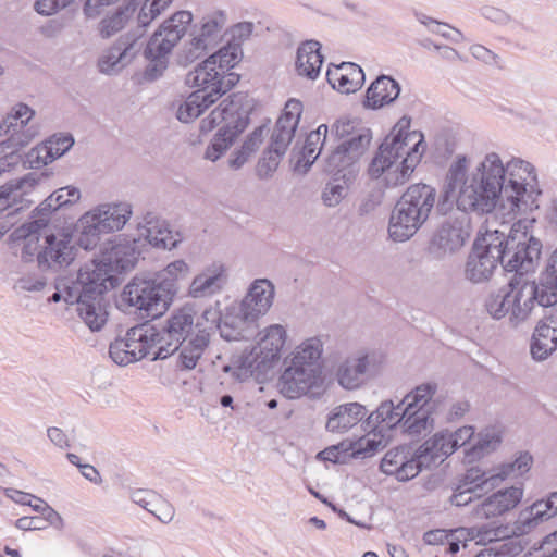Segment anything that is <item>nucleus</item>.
Returning a JSON list of instances; mask_svg holds the SVG:
<instances>
[{"label": "nucleus", "instance_id": "c03bdc74", "mask_svg": "<svg viewBox=\"0 0 557 557\" xmlns=\"http://www.w3.org/2000/svg\"><path fill=\"white\" fill-rule=\"evenodd\" d=\"M226 23V15L222 11L212 12L202 17L199 28L194 35L197 44L201 42L209 50L222 38L223 29Z\"/></svg>", "mask_w": 557, "mask_h": 557}, {"label": "nucleus", "instance_id": "f03ea898", "mask_svg": "<svg viewBox=\"0 0 557 557\" xmlns=\"http://www.w3.org/2000/svg\"><path fill=\"white\" fill-rule=\"evenodd\" d=\"M196 329L195 310L184 306L174 310L162 329L144 323L127 330L124 337H117L109 346L110 358L119 366L149 358L163 360L180 349L193 337Z\"/></svg>", "mask_w": 557, "mask_h": 557}, {"label": "nucleus", "instance_id": "ea45409f", "mask_svg": "<svg viewBox=\"0 0 557 557\" xmlns=\"http://www.w3.org/2000/svg\"><path fill=\"white\" fill-rule=\"evenodd\" d=\"M467 169L468 158L463 154L457 156L447 171L443 187L442 203H440V206L444 207L446 202H451L453 200L457 202V196L461 186L468 184L469 176H467Z\"/></svg>", "mask_w": 557, "mask_h": 557}, {"label": "nucleus", "instance_id": "a878e982", "mask_svg": "<svg viewBox=\"0 0 557 557\" xmlns=\"http://www.w3.org/2000/svg\"><path fill=\"white\" fill-rule=\"evenodd\" d=\"M47 227L46 219H34L15 228L10 238L13 242H21V259L24 262H32L41 250L40 231Z\"/></svg>", "mask_w": 557, "mask_h": 557}, {"label": "nucleus", "instance_id": "473e14b6", "mask_svg": "<svg viewBox=\"0 0 557 557\" xmlns=\"http://www.w3.org/2000/svg\"><path fill=\"white\" fill-rule=\"evenodd\" d=\"M367 413V408L359 403L339 405L330 412L326 430L332 433L347 432L361 422Z\"/></svg>", "mask_w": 557, "mask_h": 557}, {"label": "nucleus", "instance_id": "9d476101", "mask_svg": "<svg viewBox=\"0 0 557 557\" xmlns=\"http://www.w3.org/2000/svg\"><path fill=\"white\" fill-rule=\"evenodd\" d=\"M243 57L238 44H225L216 52L199 63L194 71L188 72L186 84H216L221 85L223 95L231 90L238 82L239 75L231 72Z\"/></svg>", "mask_w": 557, "mask_h": 557}, {"label": "nucleus", "instance_id": "5701e85b", "mask_svg": "<svg viewBox=\"0 0 557 557\" xmlns=\"http://www.w3.org/2000/svg\"><path fill=\"white\" fill-rule=\"evenodd\" d=\"M326 79L333 89L348 95L358 91L363 86L366 75L358 64L342 62L334 69H327Z\"/></svg>", "mask_w": 557, "mask_h": 557}, {"label": "nucleus", "instance_id": "13d9d810", "mask_svg": "<svg viewBox=\"0 0 557 557\" xmlns=\"http://www.w3.org/2000/svg\"><path fill=\"white\" fill-rule=\"evenodd\" d=\"M239 361V364L236 367H223V371L226 373L230 372L237 382L246 381L253 374L255 370L265 367V363L261 362V359L257 357L253 351L248 356H243Z\"/></svg>", "mask_w": 557, "mask_h": 557}, {"label": "nucleus", "instance_id": "f3484780", "mask_svg": "<svg viewBox=\"0 0 557 557\" xmlns=\"http://www.w3.org/2000/svg\"><path fill=\"white\" fill-rule=\"evenodd\" d=\"M468 236L469 233L465 230L462 222L446 221L433 234L428 252L434 259H443L459 250Z\"/></svg>", "mask_w": 557, "mask_h": 557}, {"label": "nucleus", "instance_id": "37998d69", "mask_svg": "<svg viewBox=\"0 0 557 557\" xmlns=\"http://www.w3.org/2000/svg\"><path fill=\"white\" fill-rule=\"evenodd\" d=\"M242 96L232 94L225 98L218 108L211 111V113L203 120L199 125L200 134L205 135L211 132L221 122L232 119V121L239 120L238 111L242 107Z\"/></svg>", "mask_w": 557, "mask_h": 557}, {"label": "nucleus", "instance_id": "603ef678", "mask_svg": "<svg viewBox=\"0 0 557 557\" xmlns=\"http://www.w3.org/2000/svg\"><path fill=\"white\" fill-rule=\"evenodd\" d=\"M533 463V457L528 451H521L516 459L510 462L502 463L495 474L497 484L508 478H517L527 473Z\"/></svg>", "mask_w": 557, "mask_h": 557}, {"label": "nucleus", "instance_id": "f8f14e48", "mask_svg": "<svg viewBox=\"0 0 557 557\" xmlns=\"http://www.w3.org/2000/svg\"><path fill=\"white\" fill-rule=\"evenodd\" d=\"M371 141L370 129H362L351 138L342 141L326 158L325 171L335 181L349 184L359 172L358 161L367 151Z\"/></svg>", "mask_w": 557, "mask_h": 557}, {"label": "nucleus", "instance_id": "4d7b16f0", "mask_svg": "<svg viewBox=\"0 0 557 557\" xmlns=\"http://www.w3.org/2000/svg\"><path fill=\"white\" fill-rule=\"evenodd\" d=\"M188 273V264L184 260H175L159 272L154 278L158 280L162 286H164L165 283L172 284L174 297L178 292V282L186 278Z\"/></svg>", "mask_w": 557, "mask_h": 557}, {"label": "nucleus", "instance_id": "4c0bfd02", "mask_svg": "<svg viewBox=\"0 0 557 557\" xmlns=\"http://www.w3.org/2000/svg\"><path fill=\"white\" fill-rule=\"evenodd\" d=\"M141 52L148 61L143 72V81L152 83L162 77L169 66V55L172 51L158 45L156 39H149L145 40Z\"/></svg>", "mask_w": 557, "mask_h": 557}, {"label": "nucleus", "instance_id": "a19ab883", "mask_svg": "<svg viewBox=\"0 0 557 557\" xmlns=\"http://www.w3.org/2000/svg\"><path fill=\"white\" fill-rule=\"evenodd\" d=\"M201 327V324L198 325ZM210 334L205 329H199L193 337L180 346L181 351L177 359V367L181 370H193L209 345Z\"/></svg>", "mask_w": 557, "mask_h": 557}, {"label": "nucleus", "instance_id": "b1692460", "mask_svg": "<svg viewBox=\"0 0 557 557\" xmlns=\"http://www.w3.org/2000/svg\"><path fill=\"white\" fill-rule=\"evenodd\" d=\"M424 223L406 205L396 202L389 216L388 235L393 242L403 243L410 239Z\"/></svg>", "mask_w": 557, "mask_h": 557}, {"label": "nucleus", "instance_id": "2eb2a0df", "mask_svg": "<svg viewBox=\"0 0 557 557\" xmlns=\"http://www.w3.org/2000/svg\"><path fill=\"white\" fill-rule=\"evenodd\" d=\"M493 243L492 233L487 234L481 240H475L465 270L466 277L469 281L481 283L487 281L493 274L494 269L499 263L496 253H492Z\"/></svg>", "mask_w": 557, "mask_h": 557}, {"label": "nucleus", "instance_id": "a211bd4d", "mask_svg": "<svg viewBox=\"0 0 557 557\" xmlns=\"http://www.w3.org/2000/svg\"><path fill=\"white\" fill-rule=\"evenodd\" d=\"M187 85L197 89L177 109L176 116L183 123H189L197 119L206 109L223 96L221 85L212 83L202 84L200 82Z\"/></svg>", "mask_w": 557, "mask_h": 557}, {"label": "nucleus", "instance_id": "79ce46f5", "mask_svg": "<svg viewBox=\"0 0 557 557\" xmlns=\"http://www.w3.org/2000/svg\"><path fill=\"white\" fill-rule=\"evenodd\" d=\"M244 128L245 123L238 119L222 126L208 145L205 158L213 162L216 161L233 145Z\"/></svg>", "mask_w": 557, "mask_h": 557}, {"label": "nucleus", "instance_id": "20e7f679", "mask_svg": "<svg viewBox=\"0 0 557 557\" xmlns=\"http://www.w3.org/2000/svg\"><path fill=\"white\" fill-rule=\"evenodd\" d=\"M409 116L398 120L392 132L385 137L373 158L369 172L379 177L401 159L394 172H388L386 181L391 185L404 184L413 172L424 151V137L421 132H410Z\"/></svg>", "mask_w": 557, "mask_h": 557}, {"label": "nucleus", "instance_id": "338daca9", "mask_svg": "<svg viewBox=\"0 0 557 557\" xmlns=\"http://www.w3.org/2000/svg\"><path fill=\"white\" fill-rule=\"evenodd\" d=\"M295 129H289L286 126L283 128L275 124L269 148L273 149L275 153H281L284 156L295 135Z\"/></svg>", "mask_w": 557, "mask_h": 557}, {"label": "nucleus", "instance_id": "de8ad7c7", "mask_svg": "<svg viewBox=\"0 0 557 557\" xmlns=\"http://www.w3.org/2000/svg\"><path fill=\"white\" fill-rule=\"evenodd\" d=\"M322 355V343L319 338L312 337L305 341L296 350L292 362L304 368H312L314 372L321 374L319 360Z\"/></svg>", "mask_w": 557, "mask_h": 557}, {"label": "nucleus", "instance_id": "5fc2aeb1", "mask_svg": "<svg viewBox=\"0 0 557 557\" xmlns=\"http://www.w3.org/2000/svg\"><path fill=\"white\" fill-rule=\"evenodd\" d=\"M535 281L544 289L545 295L548 294L557 302V248L550 253Z\"/></svg>", "mask_w": 557, "mask_h": 557}, {"label": "nucleus", "instance_id": "412c9836", "mask_svg": "<svg viewBox=\"0 0 557 557\" xmlns=\"http://www.w3.org/2000/svg\"><path fill=\"white\" fill-rule=\"evenodd\" d=\"M523 490L511 486L499 490L473 506L471 517L474 519H490L502 516L513 509L522 499Z\"/></svg>", "mask_w": 557, "mask_h": 557}, {"label": "nucleus", "instance_id": "393cba45", "mask_svg": "<svg viewBox=\"0 0 557 557\" xmlns=\"http://www.w3.org/2000/svg\"><path fill=\"white\" fill-rule=\"evenodd\" d=\"M400 94V85L389 75L377 76L367 88L363 107L379 110L392 104Z\"/></svg>", "mask_w": 557, "mask_h": 557}, {"label": "nucleus", "instance_id": "ddd939ff", "mask_svg": "<svg viewBox=\"0 0 557 557\" xmlns=\"http://www.w3.org/2000/svg\"><path fill=\"white\" fill-rule=\"evenodd\" d=\"M34 110L25 103H18L0 124V131L10 134L7 140L0 143V154H14L20 148L28 145L35 132L26 128L34 115Z\"/></svg>", "mask_w": 557, "mask_h": 557}, {"label": "nucleus", "instance_id": "6ab92c4d", "mask_svg": "<svg viewBox=\"0 0 557 557\" xmlns=\"http://www.w3.org/2000/svg\"><path fill=\"white\" fill-rule=\"evenodd\" d=\"M274 294L275 288L270 280L257 278L250 284L238 309L246 319L258 323V320L272 307Z\"/></svg>", "mask_w": 557, "mask_h": 557}, {"label": "nucleus", "instance_id": "9b49d317", "mask_svg": "<svg viewBox=\"0 0 557 557\" xmlns=\"http://www.w3.org/2000/svg\"><path fill=\"white\" fill-rule=\"evenodd\" d=\"M508 287H511L510 326L512 327L525 323L537 307L542 308L544 312L557 305L548 294L545 295L544 289L535 280L529 281L520 275L512 276L508 282Z\"/></svg>", "mask_w": 557, "mask_h": 557}, {"label": "nucleus", "instance_id": "7c9ffc66", "mask_svg": "<svg viewBox=\"0 0 557 557\" xmlns=\"http://www.w3.org/2000/svg\"><path fill=\"white\" fill-rule=\"evenodd\" d=\"M218 330L222 338L231 341H250L257 335L259 324L246 319L245 314L238 309L237 312L227 311L221 324H218Z\"/></svg>", "mask_w": 557, "mask_h": 557}, {"label": "nucleus", "instance_id": "09e8293b", "mask_svg": "<svg viewBox=\"0 0 557 557\" xmlns=\"http://www.w3.org/2000/svg\"><path fill=\"white\" fill-rule=\"evenodd\" d=\"M458 484L462 487H470L482 495L498 485L494 473L483 471L478 467L469 468Z\"/></svg>", "mask_w": 557, "mask_h": 557}, {"label": "nucleus", "instance_id": "c756f323", "mask_svg": "<svg viewBox=\"0 0 557 557\" xmlns=\"http://www.w3.org/2000/svg\"><path fill=\"white\" fill-rule=\"evenodd\" d=\"M403 399L397 404L393 400H385L380 404L375 411L371 412L364 420L368 428L383 431L391 434L393 430L403 429L404 419Z\"/></svg>", "mask_w": 557, "mask_h": 557}, {"label": "nucleus", "instance_id": "864d4df0", "mask_svg": "<svg viewBox=\"0 0 557 557\" xmlns=\"http://www.w3.org/2000/svg\"><path fill=\"white\" fill-rule=\"evenodd\" d=\"M82 232L79 233L77 245L84 250H92L101 240V235L106 234L103 230L95 222L91 214L85 213L81 219Z\"/></svg>", "mask_w": 557, "mask_h": 557}, {"label": "nucleus", "instance_id": "2f4dec72", "mask_svg": "<svg viewBox=\"0 0 557 557\" xmlns=\"http://www.w3.org/2000/svg\"><path fill=\"white\" fill-rule=\"evenodd\" d=\"M87 214H91L100 228L109 234L121 230L126 224L132 215V208L127 202L103 203Z\"/></svg>", "mask_w": 557, "mask_h": 557}, {"label": "nucleus", "instance_id": "423d86ee", "mask_svg": "<svg viewBox=\"0 0 557 557\" xmlns=\"http://www.w3.org/2000/svg\"><path fill=\"white\" fill-rule=\"evenodd\" d=\"M503 211L515 219L539 209L542 189L539 185L535 168L528 161L512 158L504 165L502 183Z\"/></svg>", "mask_w": 557, "mask_h": 557}, {"label": "nucleus", "instance_id": "a18cd8bd", "mask_svg": "<svg viewBox=\"0 0 557 557\" xmlns=\"http://www.w3.org/2000/svg\"><path fill=\"white\" fill-rule=\"evenodd\" d=\"M362 428L367 434L356 442L350 443L351 456L355 458H367L373 456L381 447H385L392 434H386L383 431L368 428L362 422Z\"/></svg>", "mask_w": 557, "mask_h": 557}, {"label": "nucleus", "instance_id": "bf43d9fd", "mask_svg": "<svg viewBox=\"0 0 557 557\" xmlns=\"http://www.w3.org/2000/svg\"><path fill=\"white\" fill-rule=\"evenodd\" d=\"M502 442L500 433L496 428H485L482 430L478 440L472 446V450L478 456H483L490 451L495 450Z\"/></svg>", "mask_w": 557, "mask_h": 557}, {"label": "nucleus", "instance_id": "052dcab7", "mask_svg": "<svg viewBox=\"0 0 557 557\" xmlns=\"http://www.w3.org/2000/svg\"><path fill=\"white\" fill-rule=\"evenodd\" d=\"M541 512L542 511L533 510L532 505L522 510L515 522L513 534L524 535L532 532L541 522L544 521L541 517Z\"/></svg>", "mask_w": 557, "mask_h": 557}, {"label": "nucleus", "instance_id": "f257e3e1", "mask_svg": "<svg viewBox=\"0 0 557 557\" xmlns=\"http://www.w3.org/2000/svg\"><path fill=\"white\" fill-rule=\"evenodd\" d=\"M139 251L136 243L115 237L106 243L100 256L84 264L77 278L67 289V304H76V311L91 332L100 331L108 321L109 302L104 294L119 285V274L132 270Z\"/></svg>", "mask_w": 557, "mask_h": 557}, {"label": "nucleus", "instance_id": "58836bf2", "mask_svg": "<svg viewBox=\"0 0 557 557\" xmlns=\"http://www.w3.org/2000/svg\"><path fill=\"white\" fill-rule=\"evenodd\" d=\"M286 331L280 324H273L264 330V334L258 342V347L252 351L261 359V362L272 363L280 358V352L285 344Z\"/></svg>", "mask_w": 557, "mask_h": 557}, {"label": "nucleus", "instance_id": "4be33fe9", "mask_svg": "<svg viewBox=\"0 0 557 557\" xmlns=\"http://www.w3.org/2000/svg\"><path fill=\"white\" fill-rule=\"evenodd\" d=\"M140 236L156 248L172 249L181 242L178 234H174L166 221L162 220L156 212L147 211L141 222L138 223Z\"/></svg>", "mask_w": 557, "mask_h": 557}, {"label": "nucleus", "instance_id": "1a4fd4ad", "mask_svg": "<svg viewBox=\"0 0 557 557\" xmlns=\"http://www.w3.org/2000/svg\"><path fill=\"white\" fill-rule=\"evenodd\" d=\"M437 384L428 382L416 386L404 396L401 433L419 436L433 430L434 414L443 405L438 398H435Z\"/></svg>", "mask_w": 557, "mask_h": 557}, {"label": "nucleus", "instance_id": "f704fd0d", "mask_svg": "<svg viewBox=\"0 0 557 557\" xmlns=\"http://www.w3.org/2000/svg\"><path fill=\"white\" fill-rule=\"evenodd\" d=\"M73 145L74 138L71 134H54L28 154V162L34 166L35 154L36 168L40 164L47 165L66 153Z\"/></svg>", "mask_w": 557, "mask_h": 557}, {"label": "nucleus", "instance_id": "aec40b11", "mask_svg": "<svg viewBox=\"0 0 557 557\" xmlns=\"http://www.w3.org/2000/svg\"><path fill=\"white\" fill-rule=\"evenodd\" d=\"M321 381V374L314 372L312 368H304L290 362V366L282 373L278 386L284 396L296 399L319 386Z\"/></svg>", "mask_w": 557, "mask_h": 557}, {"label": "nucleus", "instance_id": "39448f33", "mask_svg": "<svg viewBox=\"0 0 557 557\" xmlns=\"http://www.w3.org/2000/svg\"><path fill=\"white\" fill-rule=\"evenodd\" d=\"M502 183L504 164L496 152L487 153L469 175L468 184L461 186L457 207L465 212L491 213L497 206L503 210Z\"/></svg>", "mask_w": 557, "mask_h": 557}, {"label": "nucleus", "instance_id": "0eeeda50", "mask_svg": "<svg viewBox=\"0 0 557 557\" xmlns=\"http://www.w3.org/2000/svg\"><path fill=\"white\" fill-rule=\"evenodd\" d=\"M172 284L164 286L158 280L135 276L120 296V306L141 319L152 320L163 314L173 301Z\"/></svg>", "mask_w": 557, "mask_h": 557}, {"label": "nucleus", "instance_id": "c85d7f7f", "mask_svg": "<svg viewBox=\"0 0 557 557\" xmlns=\"http://www.w3.org/2000/svg\"><path fill=\"white\" fill-rule=\"evenodd\" d=\"M226 283L225 268L222 263L213 262L196 275L189 285V295L202 298L219 293Z\"/></svg>", "mask_w": 557, "mask_h": 557}, {"label": "nucleus", "instance_id": "8fccbe9b", "mask_svg": "<svg viewBox=\"0 0 557 557\" xmlns=\"http://www.w3.org/2000/svg\"><path fill=\"white\" fill-rule=\"evenodd\" d=\"M485 309L495 320L508 319L511 315V287L502 288L496 294H491L485 299Z\"/></svg>", "mask_w": 557, "mask_h": 557}, {"label": "nucleus", "instance_id": "e433bc0d", "mask_svg": "<svg viewBox=\"0 0 557 557\" xmlns=\"http://www.w3.org/2000/svg\"><path fill=\"white\" fill-rule=\"evenodd\" d=\"M143 0H129L126 4L108 12L98 24L101 38L108 39L121 32L133 17Z\"/></svg>", "mask_w": 557, "mask_h": 557}, {"label": "nucleus", "instance_id": "cd10ccee", "mask_svg": "<svg viewBox=\"0 0 557 557\" xmlns=\"http://www.w3.org/2000/svg\"><path fill=\"white\" fill-rule=\"evenodd\" d=\"M373 368V356L363 355L347 358L337 370L338 383L346 389H355L368 379V373Z\"/></svg>", "mask_w": 557, "mask_h": 557}, {"label": "nucleus", "instance_id": "6e6552de", "mask_svg": "<svg viewBox=\"0 0 557 557\" xmlns=\"http://www.w3.org/2000/svg\"><path fill=\"white\" fill-rule=\"evenodd\" d=\"M494 243L492 253H496L499 263L506 272H513L512 276L533 272L541 257L542 243L534 236L527 233L517 236H505L504 233L495 231L492 233Z\"/></svg>", "mask_w": 557, "mask_h": 557}, {"label": "nucleus", "instance_id": "c9c22d12", "mask_svg": "<svg viewBox=\"0 0 557 557\" xmlns=\"http://www.w3.org/2000/svg\"><path fill=\"white\" fill-rule=\"evenodd\" d=\"M321 44L317 40H306L297 49L296 71L299 76L315 79L321 71L323 55Z\"/></svg>", "mask_w": 557, "mask_h": 557}, {"label": "nucleus", "instance_id": "6e6d98bb", "mask_svg": "<svg viewBox=\"0 0 557 557\" xmlns=\"http://www.w3.org/2000/svg\"><path fill=\"white\" fill-rule=\"evenodd\" d=\"M327 125L321 124L315 131L307 135L301 153L309 166L317 160V158L321 153L322 147L327 136Z\"/></svg>", "mask_w": 557, "mask_h": 557}, {"label": "nucleus", "instance_id": "49530a36", "mask_svg": "<svg viewBox=\"0 0 557 557\" xmlns=\"http://www.w3.org/2000/svg\"><path fill=\"white\" fill-rule=\"evenodd\" d=\"M37 184L34 173L26 176L11 181L0 186V212L12 208L13 211H18L21 208H14L17 198L22 197L26 190L25 187L33 188Z\"/></svg>", "mask_w": 557, "mask_h": 557}, {"label": "nucleus", "instance_id": "69168bd1", "mask_svg": "<svg viewBox=\"0 0 557 557\" xmlns=\"http://www.w3.org/2000/svg\"><path fill=\"white\" fill-rule=\"evenodd\" d=\"M283 157L281 153H275L273 149L269 148L263 157L259 160L257 165V175L259 178H269L276 171L280 159Z\"/></svg>", "mask_w": 557, "mask_h": 557}, {"label": "nucleus", "instance_id": "7ed1b4c3", "mask_svg": "<svg viewBox=\"0 0 557 557\" xmlns=\"http://www.w3.org/2000/svg\"><path fill=\"white\" fill-rule=\"evenodd\" d=\"M120 0H86L84 13L87 17L99 15L102 7H108ZM170 0H143L139 5L137 26L121 35L117 40L104 51L98 60L100 73L111 75L122 69L141 53L145 46L146 27L170 5Z\"/></svg>", "mask_w": 557, "mask_h": 557}, {"label": "nucleus", "instance_id": "bb28decb", "mask_svg": "<svg viewBox=\"0 0 557 557\" xmlns=\"http://www.w3.org/2000/svg\"><path fill=\"white\" fill-rule=\"evenodd\" d=\"M436 201V189L431 185L419 183L410 185L397 201L411 209L417 219L428 221Z\"/></svg>", "mask_w": 557, "mask_h": 557}, {"label": "nucleus", "instance_id": "dca6fc26", "mask_svg": "<svg viewBox=\"0 0 557 557\" xmlns=\"http://www.w3.org/2000/svg\"><path fill=\"white\" fill-rule=\"evenodd\" d=\"M380 469L387 475H394L400 482H407L422 471L416 450L407 445L389 449L382 458Z\"/></svg>", "mask_w": 557, "mask_h": 557}, {"label": "nucleus", "instance_id": "0e129e2a", "mask_svg": "<svg viewBox=\"0 0 557 557\" xmlns=\"http://www.w3.org/2000/svg\"><path fill=\"white\" fill-rule=\"evenodd\" d=\"M208 50L201 42L197 44V39L193 37L177 54V62L182 66H187L201 58Z\"/></svg>", "mask_w": 557, "mask_h": 557}, {"label": "nucleus", "instance_id": "72a5a7b5", "mask_svg": "<svg viewBox=\"0 0 557 557\" xmlns=\"http://www.w3.org/2000/svg\"><path fill=\"white\" fill-rule=\"evenodd\" d=\"M191 21L193 15L189 11H178L164 21L150 39H156L158 45L172 51L186 33Z\"/></svg>", "mask_w": 557, "mask_h": 557}, {"label": "nucleus", "instance_id": "e2e57ef3", "mask_svg": "<svg viewBox=\"0 0 557 557\" xmlns=\"http://www.w3.org/2000/svg\"><path fill=\"white\" fill-rule=\"evenodd\" d=\"M62 193L63 190H55L36 208L37 219H46L48 223L49 215L53 211L69 205V200H64Z\"/></svg>", "mask_w": 557, "mask_h": 557}, {"label": "nucleus", "instance_id": "774afa93", "mask_svg": "<svg viewBox=\"0 0 557 557\" xmlns=\"http://www.w3.org/2000/svg\"><path fill=\"white\" fill-rule=\"evenodd\" d=\"M491 557H515L519 555L523 548L513 537H508L504 542L497 543L494 547L487 548Z\"/></svg>", "mask_w": 557, "mask_h": 557}, {"label": "nucleus", "instance_id": "3c124183", "mask_svg": "<svg viewBox=\"0 0 557 557\" xmlns=\"http://www.w3.org/2000/svg\"><path fill=\"white\" fill-rule=\"evenodd\" d=\"M443 440V432L436 433L433 437L426 440L422 445L416 449L417 458L420 463L421 470L432 466L441 465L445 459L440 457V444Z\"/></svg>", "mask_w": 557, "mask_h": 557}, {"label": "nucleus", "instance_id": "4468645a", "mask_svg": "<svg viewBox=\"0 0 557 557\" xmlns=\"http://www.w3.org/2000/svg\"><path fill=\"white\" fill-rule=\"evenodd\" d=\"M75 259L72 236L66 233L46 234L41 250L37 253L40 270H57L67 267Z\"/></svg>", "mask_w": 557, "mask_h": 557}, {"label": "nucleus", "instance_id": "680f3d73", "mask_svg": "<svg viewBox=\"0 0 557 557\" xmlns=\"http://www.w3.org/2000/svg\"><path fill=\"white\" fill-rule=\"evenodd\" d=\"M302 112V103L297 99H289L283 110L282 115L278 117L276 125L280 127H287L295 129L298 126Z\"/></svg>", "mask_w": 557, "mask_h": 557}]
</instances>
